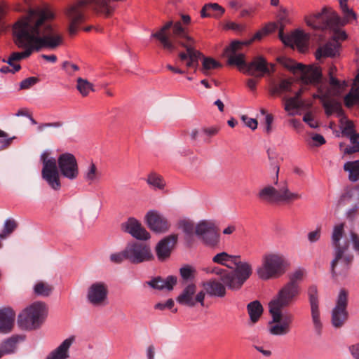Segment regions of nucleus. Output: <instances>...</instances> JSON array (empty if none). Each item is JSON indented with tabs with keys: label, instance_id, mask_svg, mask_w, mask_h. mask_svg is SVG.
<instances>
[{
	"label": "nucleus",
	"instance_id": "obj_1",
	"mask_svg": "<svg viewBox=\"0 0 359 359\" xmlns=\"http://www.w3.org/2000/svg\"><path fill=\"white\" fill-rule=\"evenodd\" d=\"M53 13L47 8L31 9L26 17L13 25L14 42L22 52L11 53V60L29 57L33 52L43 48L55 49L63 43L62 34L54 29L49 20Z\"/></svg>",
	"mask_w": 359,
	"mask_h": 359
},
{
	"label": "nucleus",
	"instance_id": "obj_2",
	"mask_svg": "<svg viewBox=\"0 0 359 359\" xmlns=\"http://www.w3.org/2000/svg\"><path fill=\"white\" fill-rule=\"evenodd\" d=\"M151 36L157 39L163 48L169 52L175 50L177 44L184 47L186 51L179 53L178 62L184 64L188 69H194L195 72L198 69L201 58H203V61L200 71L205 76L210 74V70L221 67L220 63L216 60L204 57L199 50L196 49L195 40L188 35L180 22L175 23L172 21L167 22L159 31L153 33Z\"/></svg>",
	"mask_w": 359,
	"mask_h": 359
},
{
	"label": "nucleus",
	"instance_id": "obj_3",
	"mask_svg": "<svg viewBox=\"0 0 359 359\" xmlns=\"http://www.w3.org/2000/svg\"><path fill=\"white\" fill-rule=\"evenodd\" d=\"M40 160L43 165L41 177L55 191L61 188L60 174L69 180H75L79 175L77 160L71 153H63L55 159L45 151L41 154Z\"/></svg>",
	"mask_w": 359,
	"mask_h": 359
},
{
	"label": "nucleus",
	"instance_id": "obj_4",
	"mask_svg": "<svg viewBox=\"0 0 359 359\" xmlns=\"http://www.w3.org/2000/svg\"><path fill=\"white\" fill-rule=\"evenodd\" d=\"M300 293V290L285 284L276 296L269 303V311L271 316V322L269 332L274 336H284L291 331L294 316L292 313L282 309L292 305Z\"/></svg>",
	"mask_w": 359,
	"mask_h": 359
},
{
	"label": "nucleus",
	"instance_id": "obj_5",
	"mask_svg": "<svg viewBox=\"0 0 359 359\" xmlns=\"http://www.w3.org/2000/svg\"><path fill=\"white\" fill-rule=\"evenodd\" d=\"M344 234V224L340 223L333 227L331 243L334 249V259L330 267L332 276H345L351 269L354 256L349 252V243L341 241Z\"/></svg>",
	"mask_w": 359,
	"mask_h": 359
},
{
	"label": "nucleus",
	"instance_id": "obj_6",
	"mask_svg": "<svg viewBox=\"0 0 359 359\" xmlns=\"http://www.w3.org/2000/svg\"><path fill=\"white\" fill-rule=\"evenodd\" d=\"M97 13L109 16L114 12V7L110 4V0H80L71 6L67 11L69 20V33L71 36L76 34L79 25L86 20L85 11L87 5Z\"/></svg>",
	"mask_w": 359,
	"mask_h": 359
},
{
	"label": "nucleus",
	"instance_id": "obj_7",
	"mask_svg": "<svg viewBox=\"0 0 359 359\" xmlns=\"http://www.w3.org/2000/svg\"><path fill=\"white\" fill-rule=\"evenodd\" d=\"M288 266L289 262L284 255L266 253L262 257V264L257 269V273L263 280L278 278L286 272Z\"/></svg>",
	"mask_w": 359,
	"mask_h": 359
},
{
	"label": "nucleus",
	"instance_id": "obj_8",
	"mask_svg": "<svg viewBox=\"0 0 359 359\" xmlns=\"http://www.w3.org/2000/svg\"><path fill=\"white\" fill-rule=\"evenodd\" d=\"M208 273L217 275L220 280L230 290L240 289L243 283L252 274V267L250 264H241L238 268L227 271L215 266L212 268Z\"/></svg>",
	"mask_w": 359,
	"mask_h": 359
},
{
	"label": "nucleus",
	"instance_id": "obj_9",
	"mask_svg": "<svg viewBox=\"0 0 359 359\" xmlns=\"http://www.w3.org/2000/svg\"><path fill=\"white\" fill-rule=\"evenodd\" d=\"M47 313L46 306L44 303L34 302L20 313L18 318V325L22 330H36L43 324Z\"/></svg>",
	"mask_w": 359,
	"mask_h": 359
},
{
	"label": "nucleus",
	"instance_id": "obj_10",
	"mask_svg": "<svg viewBox=\"0 0 359 359\" xmlns=\"http://www.w3.org/2000/svg\"><path fill=\"white\" fill-rule=\"evenodd\" d=\"M306 25L316 30L335 29L347 24L331 9L323 8L320 12L305 17Z\"/></svg>",
	"mask_w": 359,
	"mask_h": 359
},
{
	"label": "nucleus",
	"instance_id": "obj_11",
	"mask_svg": "<svg viewBox=\"0 0 359 359\" xmlns=\"http://www.w3.org/2000/svg\"><path fill=\"white\" fill-rule=\"evenodd\" d=\"M260 200L267 203H291L302 198V194L292 192L288 186L284 183L283 186L276 189L272 186H266L258 193Z\"/></svg>",
	"mask_w": 359,
	"mask_h": 359
},
{
	"label": "nucleus",
	"instance_id": "obj_12",
	"mask_svg": "<svg viewBox=\"0 0 359 359\" xmlns=\"http://www.w3.org/2000/svg\"><path fill=\"white\" fill-rule=\"evenodd\" d=\"M348 292L341 289L336 300V305L332 311V324L336 327H341L348 319L347 311Z\"/></svg>",
	"mask_w": 359,
	"mask_h": 359
},
{
	"label": "nucleus",
	"instance_id": "obj_13",
	"mask_svg": "<svg viewBox=\"0 0 359 359\" xmlns=\"http://www.w3.org/2000/svg\"><path fill=\"white\" fill-rule=\"evenodd\" d=\"M128 260L132 264H140L154 258L149 245L140 242H133L127 245Z\"/></svg>",
	"mask_w": 359,
	"mask_h": 359
},
{
	"label": "nucleus",
	"instance_id": "obj_14",
	"mask_svg": "<svg viewBox=\"0 0 359 359\" xmlns=\"http://www.w3.org/2000/svg\"><path fill=\"white\" fill-rule=\"evenodd\" d=\"M108 287L103 282H95L88 289L87 299L95 306H104L107 303Z\"/></svg>",
	"mask_w": 359,
	"mask_h": 359
},
{
	"label": "nucleus",
	"instance_id": "obj_15",
	"mask_svg": "<svg viewBox=\"0 0 359 359\" xmlns=\"http://www.w3.org/2000/svg\"><path fill=\"white\" fill-rule=\"evenodd\" d=\"M196 291V285L194 283L189 284L177 297L176 301L181 305L189 307H194L197 302L200 303V304L203 306L205 293L203 291H201L194 297Z\"/></svg>",
	"mask_w": 359,
	"mask_h": 359
},
{
	"label": "nucleus",
	"instance_id": "obj_16",
	"mask_svg": "<svg viewBox=\"0 0 359 359\" xmlns=\"http://www.w3.org/2000/svg\"><path fill=\"white\" fill-rule=\"evenodd\" d=\"M329 84L330 87H327L323 81L318 87V93L316 94V96L322 98L337 97L341 95L348 86V83L345 80L340 81L334 76L329 77Z\"/></svg>",
	"mask_w": 359,
	"mask_h": 359
},
{
	"label": "nucleus",
	"instance_id": "obj_17",
	"mask_svg": "<svg viewBox=\"0 0 359 359\" xmlns=\"http://www.w3.org/2000/svg\"><path fill=\"white\" fill-rule=\"evenodd\" d=\"M307 294L311 306V313L314 328L316 332L320 335L321 334L323 325L320 318L319 300L317 287L314 285L309 286L307 290Z\"/></svg>",
	"mask_w": 359,
	"mask_h": 359
},
{
	"label": "nucleus",
	"instance_id": "obj_18",
	"mask_svg": "<svg viewBox=\"0 0 359 359\" xmlns=\"http://www.w3.org/2000/svg\"><path fill=\"white\" fill-rule=\"evenodd\" d=\"M195 232L207 245L214 247L219 243V236L210 223L205 221L199 222L196 226Z\"/></svg>",
	"mask_w": 359,
	"mask_h": 359
},
{
	"label": "nucleus",
	"instance_id": "obj_19",
	"mask_svg": "<svg viewBox=\"0 0 359 359\" xmlns=\"http://www.w3.org/2000/svg\"><path fill=\"white\" fill-rule=\"evenodd\" d=\"M279 38L285 45L291 47L296 46L300 52H304L307 48L306 36L301 30L297 29L291 34L285 35L283 30L280 29Z\"/></svg>",
	"mask_w": 359,
	"mask_h": 359
},
{
	"label": "nucleus",
	"instance_id": "obj_20",
	"mask_svg": "<svg viewBox=\"0 0 359 359\" xmlns=\"http://www.w3.org/2000/svg\"><path fill=\"white\" fill-rule=\"evenodd\" d=\"M145 219L149 228L157 233H163L168 230L169 223L167 219L156 210H149Z\"/></svg>",
	"mask_w": 359,
	"mask_h": 359
},
{
	"label": "nucleus",
	"instance_id": "obj_21",
	"mask_svg": "<svg viewBox=\"0 0 359 359\" xmlns=\"http://www.w3.org/2000/svg\"><path fill=\"white\" fill-rule=\"evenodd\" d=\"M302 72L301 80L304 84H311L317 88L323 83L321 67L316 65L305 66Z\"/></svg>",
	"mask_w": 359,
	"mask_h": 359
},
{
	"label": "nucleus",
	"instance_id": "obj_22",
	"mask_svg": "<svg viewBox=\"0 0 359 359\" xmlns=\"http://www.w3.org/2000/svg\"><path fill=\"white\" fill-rule=\"evenodd\" d=\"M269 71L266 60L263 56H257L246 65L245 73L261 78L264 76L265 73H269Z\"/></svg>",
	"mask_w": 359,
	"mask_h": 359
},
{
	"label": "nucleus",
	"instance_id": "obj_23",
	"mask_svg": "<svg viewBox=\"0 0 359 359\" xmlns=\"http://www.w3.org/2000/svg\"><path fill=\"white\" fill-rule=\"evenodd\" d=\"M122 229L138 240H147L150 238L149 233L142 226L135 218L130 217L121 224Z\"/></svg>",
	"mask_w": 359,
	"mask_h": 359
},
{
	"label": "nucleus",
	"instance_id": "obj_24",
	"mask_svg": "<svg viewBox=\"0 0 359 359\" xmlns=\"http://www.w3.org/2000/svg\"><path fill=\"white\" fill-rule=\"evenodd\" d=\"M177 240V236L170 235L161 240L156 246V256L160 261H164L168 258L171 254V250L175 245Z\"/></svg>",
	"mask_w": 359,
	"mask_h": 359
},
{
	"label": "nucleus",
	"instance_id": "obj_25",
	"mask_svg": "<svg viewBox=\"0 0 359 359\" xmlns=\"http://www.w3.org/2000/svg\"><path fill=\"white\" fill-rule=\"evenodd\" d=\"M341 44L338 41H328L319 46L315 53L316 60L322 57H334L339 55Z\"/></svg>",
	"mask_w": 359,
	"mask_h": 359
},
{
	"label": "nucleus",
	"instance_id": "obj_26",
	"mask_svg": "<svg viewBox=\"0 0 359 359\" xmlns=\"http://www.w3.org/2000/svg\"><path fill=\"white\" fill-rule=\"evenodd\" d=\"M15 318L14 311L11 308L0 309V333L7 334L11 332Z\"/></svg>",
	"mask_w": 359,
	"mask_h": 359
},
{
	"label": "nucleus",
	"instance_id": "obj_27",
	"mask_svg": "<svg viewBox=\"0 0 359 359\" xmlns=\"http://www.w3.org/2000/svg\"><path fill=\"white\" fill-rule=\"evenodd\" d=\"M212 262L225 266L229 269H233V264L235 268H238L241 264H248L241 261V256L229 255L226 252L217 253L212 257Z\"/></svg>",
	"mask_w": 359,
	"mask_h": 359
},
{
	"label": "nucleus",
	"instance_id": "obj_28",
	"mask_svg": "<svg viewBox=\"0 0 359 359\" xmlns=\"http://www.w3.org/2000/svg\"><path fill=\"white\" fill-rule=\"evenodd\" d=\"M24 340L25 337L15 334L2 341L0 344V358L5 355L15 353L20 341Z\"/></svg>",
	"mask_w": 359,
	"mask_h": 359
},
{
	"label": "nucleus",
	"instance_id": "obj_29",
	"mask_svg": "<svg viewBox=\"0 0 359 359\" xmlns=\"http://www.w3.org/2000/svg\"><path fill=\"white\" fill-rule=\"evenodd\" d=\"M313 97L320 100L325 114L327 116H331L334 113H336L339 118H342L344 116L341 105L339 102L331 100V97L322 98L321 97H317L316 94L313 95Z\"/></svg>",
	"mask_w": 359,
	"mask_h": 359
},
{
	"label": "nucleus",
	"instance_id": "obj_30",
	"mask_svg": "<svg viewBox=\"0 0 359 359\" xmlns=\"http://www.w3.org/2000/svg\"><path fill=\"white\" fill-rule=\"evenodd\" d=\"M75 340L74 336H71L62 341L55 349L52 351L46 357V359H67L69 358L68 351Z\"/></svg>",
	"mask_w": 359,
	"mask_h": 359
},
{
	"label": "nucleus",
	"instance_id": "obj_31",
	"mask_svg": "<svg viewBox=\"0 0 359 359\" xmlns=\"http://www.w3.org/2000/svg\"><path fill=\"white\" fill-rule=\"evenodd\" d=\"M206 292L211 297H224L226 295V285L216 279H211L203 284Z\"/></svg>",
	"mask_w": 359,
	"mask_h": 359
},
{
	"label": "nucleus",
	"instance_id": "obj_32",
	"mask_svg": "<svg viewBox=\"0 0 359 359\" xmlns=\"http://www.w3.org/2000/svg\"><path fill=\"white\" fill-rule=\"evenodd\" d=\"M176 283L177 277L174 276H169L165 279H163L161 277H156L147 282V284L154 289H166L169 291L173 289Z\"/></svg>",
	"mask_w": 359,
	"mask_h": 359
},
{
	"label": "nucleus",
	"instance_id": "obj_33",
	"mask_svg": "<svg viewBox=\"0 0 359 359\" xmlns=\"http://www.w3.org/2000/svg\"><path fill=\"white\" fill-rule=\"evenodd\" d=\"M83 177L88 185H91L100 181L102 173L98 170L96 165L91 162L83 171Z\"/></svg>",
	"mask_w": 359,
	"mask_h": 359
},
{
	"label": "nucleus",
	"instance_id": "obj_34",
	"mask_svg": "<svg viewBox=\"0 0 359 359\" xmlns=\"http://www.w3.org/2000/svg\"><path fill=\"white\" fill-rule=\"evenodd\" d=\"M224 8L217 3H209L203 6L201 11V18H220L224 13Z\"/></svg>",
	"mask_w": 359,
	"mask_h": 359
},
{
	"label": "nucleus",
	"instance_id": "obj_35",
	"mask_svg": "<svg viewBox=\"0 0 359 359\" xmlns=\"http://www.w3.org/2000/svg\"><path fill=\"white\" fill-rule=\"evenodd\" d=\"M264 36H266V34L263 29H262L255 33L254 36L249 40L232 41L230 44V48L229 50L231 51L238 50L241 48L242 46H248L255 41L261 40Z\"/></svg>",
	"mask_w": 359,
	"mask_h": 359
},
{
	"label": "nucleus",
	"instance_id": "obj_36",
	"mask_svg": "<svg viewBox=\"0 0 359 359\" xmlns=\"http://www.w3.org/2000/svg\"><path fill=\"white\" fill-rule=\"evenodd\" d=\"M230 45L225 48V54L228 57V64L229 65H236L238 67H243L246 69V65L248 63L245 61L244 54H236L237 50L231 51L229 50Z\"/></svg>",
	"mask_w": 359,
	"mask_h": 359
},
{
	"label": "nucleus",
	"instance_id": "obj_37",
	"mask_svg": "<svg viewBox=\"0 0 359 359\" xmlns=\"http://www.w3.org/2000/svg\"><path fill=\"white\" fill-rule=\"evenodd\" d=\"M247 310L250 320L253 323H255L259 320L260 316L263 313V307L261 303L257 300L250 302L247 305Z\"/></svg>",
	"mask_w": 359,
	"mask_h": 359
},
{
	"label": "nucleus",
	"instance_id": "obj_38",
	"mask_svg": "<svg viewBox=\"0 0 359 359\" xmlns=\"http://www.w3.org/2000/svg\"><path fill=\"white\" fill-rule=\"evenodd\" d=\"M345 171L348 172V179L351 182H356L359 180V160L347 161L344 165Z\"/></svg>",
	"mask_w": 359,
	"mask_h": 359
},
{
	"label": "nucleus",
	"instance_id": "obj_39",
	"mask_svg": "<svg viewBox=\"0 0 359 359\" xmlns=\"http://www.w3.org/2000/svg\"><path fill=\"white\" fill-rule=\"evenodd\" d=\"M292 82L289 79H283L278 84L273 85L270 89L271 95H279L284 92L291 91Z\"/></svg>",
	"mask_w": 359,
	"mask_h": 359
},
{
	"label": "nucleus",
	"instance_id": "obj_40",
	"mask_svg": "<svg viewBox=\"0 0 359 359\" xmlns=\"http://www.w3.org/2000/svg\"><path fill=\"white\" fill-rule=\"evenodd\" d=\"M341 124L342 135L348 137L350 140L352 136H355L358 134L355 132L353 123L346 119L345 116L341 118Z\"/></svg>",
	"mask_w": 359,
	"mask_h": 359
},
{
	"label": "nucleus",
	"instance_id": "obj_41",
	"mask_svg": "<svg viewBox=\"0 0 359 359\" xmlns=\"http://www.w3.org/2000/svg\"><path fill=\"white\" fill-rule=\"evenodd\" d=\"M303 93L302 89H299L297 92L295 93L294 96L287 98H284L285 100V110L287 111H290L292 109H296L299 107V98L301 97Z\"/></svg>",
	"mask_w": 359,
	"mask_h": 359
},
{
	"label": "nucleus",
	"instance_id": "obj_42",
	"mask_svg": "<svg viewBox=\"0 0 359 359\" xmlns=\"http://www.w3.org/2000/svg\"><path fill=\"white\" fill-rule=\"evenodd\" d=\"M147 182L149 185L154 189H163L165 186V182L163 178L156 172H151L147 177Z\"/></svg>",
	"mask_w": 359,
	"mask_h": 359
},
{
	"label": "nucleus",
	"instance_id": "obj_43",
	"mask_svg": "<svg viewBox=\"0 0 359 359\" xmlns=\"http://www.w3.org/2000/svg\"><path fill=\"white\" fill-rule=\"evenodd\" d=\"M76 88L82 96H87L90 91H94L93 85L88 80L78 78Z\"/></svg>",
	"mask_w": 359,
	"mask_h": 359
},
{
	"label": "nucleus",
	"instance_id": "obj_44",
	"mask_svg": "<svg viewBox=\"0 0 359 359\" xmlns=\"http://www.w3.org/2000/svg\"><path fill=\"white\" fill-rule=\"evenodd\" d=\"M53 290V287L42 281L38 282L34 287V292L38 296L48 297Z\"/></svg>",
	"mask_w": 359,
	"mask_h": 359
},
{
	"label": "nucleus",
	"instance_id": "obj_45",
	"mask_svg": "<svg viewBox=\"0 0 359 359\" xmlns=\"http://www.w3.org/2000/svg\"><path fill=\"white\" fill-rule=\"evenodd\" d=\"M304 275V271L303 269H299L296 270L295 271L290 274L289 278V282H287L286 284L300 290L299 282H300L302 280Z\"/></svg>",
	"mask_w": 359,
	"mask_h": 359
},
{
	"label": "nucleus",
	"instance_id": "obj_46",
	"mask_svg": "<svg viewBox=\"0 0 359 359\" xmlns=\"http://www.w3.org/2000/svg\"><path fill=\"white\" fill-rule=\"evenodd\" d=\"M344 104L346 107L350 108L355 104L359 105V88L352 89L345 97Z\"/></svg>",
	"mask_w": 359,
	"mask_h": 359
},
{
	"label": "nucleus",
	"instance_id": "obj_47",
	"mask_svg": "<svg viewBox=\"0 0 359 359\" xmlns=\"http://www.w3.org/2000/svg\"><path fill=\"white\" fill-rule=\"evenodd\" d=\"M17 227V223L14 219H8L5 221L4 229L0 233V239H4L11 234Z\"/></svg>",
	"mask_w": 359,
	"mask_h": 359
},
{
	"label": "nucleus",
	"instance_id": "obj_48",
	"mask_svg": "<svg viewBox=\"0 0 359 359\" xmlns=\"http://www.w3.org/2000/svg\"><path fill=\"white\" fill-rule=\"evenodd\" d=\"M283 65L287 69L295 73L297 71L304 70L305 65L302 63H297L294 60L289 58L283 59Z\"/></svg>",
	"mask_w": 359,
	"mask_h": 359
},
{
	"label": "nucleus",
	"instance_id": "obj_49",
	"mask_svg": "<svg viewBox=\"0 0 359 359\" xmlns=\"http://www.w3.org/2000/svg\"><path fill=\"white\" fill-rule=\"evenodd\" d=\"M347 1L348 0H339L340 8L345 15L342 20H346L348 23L350 18L354 20L356 19V14L353 9L348 7Z\"/></svg>",
	"mask_w": 359,
	"mask_h": 359
},
{
	"label": "nucleus",
	"instance_id": "obj_50",
	"mask_svg": "<svg viewBox=\"0 0 359 359\" xmlns=\"http://www.w3.org/2000/svg\"><path fill=\"white\" fill-rule=\"evenodd\" d=\"M195 269L189 265H185L180 269V276L184 280H189L194 279L195 276Z\"/></svg>",
	"mask_w": 359,
	"mask_h": 359
},
{
	"label": "nucleus",
	"instance_id": "obj_51",
	"mask_svg": "<svg viewBox=\"0 0 359 359\" xmlns=\"http://www.w3.org/2000/svg\"><path fill=\"white\" fill-rule=\"evenodd\" d=\"M352 146H348L344 149L345 154H352L359 152V134L352 136L350 140Z\"/></svg>",
	"mask_w": 359,
	"mask_h": 359
},
{
	"label": "nucleus",
	"instance_id": "obj_52",
	"mask_svg": "<svg viewBox=\"0 0 359 359\" xmlns=\"http://www.w3.org/2000/svg\"><path fill=\"white\" fill-rule=\"evenodd\" d=\"M179 228L183 231V232L187 236H191L194 233V224L189 220L183 219L179 222Z\"/></svg>",
	"mask_w": 359,
	"mask_h": 359
},
{
	"label": "nucleus",
	"instance_id": "obj_53",
	"mask_svg": "<svg viewBox=\"0 0 359 359\" xmlns=\"http://www.w3.org/2000/svg\"><path fill=\"white\" fill-rule=\"evenodd\" d=\"M109 259L114 264H121L124 260H128V255L126 252V248L121 252H115L110 255Z\"/></svg>",
	"mask_w": 359,
	"mask_h": 359
},
{
	"label": "nucleus",
	"instance_id": "obj_54",
	"mask_svg": "<svg viewBox=\"0 0 359 359\" xmlns=\"http://www.w3.org/2000/svg\"><path fill=\"white\" fill-rule=\"evenodd\" d=\"M350 241L355 253L359 255V235L353 231L349 233Z\"/></svg>",
	"mask_w": 359,
	"mask_h": 359
},
{
	"label": "nucleus",
	"instance_id": "obj_55",
	"mask_svg": "<svg viewBox=\"0 0 359 359\" xmlns=\"http://www.w3.org/2000/svg\"><path fill=\"white\" fill-rule=\"evenodd\" d=\"M38 81V79L36 77H29L24 80H22L20 83V89H29L32 86L36 84Z\"/></svg>",
	"mask_w": 359,
	"mask_h": 359
},
{
	"label": "nucleus",
	"instance_id": "obj_56",
	"mask_svg": "<svg viewBox=\"0 0 359 359\" xmlns=\"http://www.w3.org/2000/svg\"><path fill=\"white\" fill-rule=\"evenodd\" d=\"M62 68L66 71V72L69 74L72 75L75 72H77L79 70V67L78 65L71 63L69 61H65L62 63Z\"/></svg>",
	"mask_w": 359,
	"mask_h": 359
},
{
	"label": "nucleus",
	"instance_id": "obj_57",
	"mask_svg": "<svg viewBox=\"0 0 359 359\" xmlns=\"http://www.w3.org/2000/svg\"><path fill=\"white\" fill-rule=\"evenodd\" d=\"M241 119L244 124L252 130H255L257 128V121L256 119L250 118L246 115H243Z\"/></svg>",
	"mask_w": 359,
	"mask_h": 359
},
{
	"label": "nucleus",
	"instance_id": "obj_58",
	"mask_svg": "<svg viewBox=\"0 0 359 359\" xmlns=\"http://www.w3.org/2000/svg\"><path fill=\"white\" fill-rule=\"evenodd\" d=\"M321 235V229L318 227L316 230L308 233V240L310 243H316L320 240Z\"/></svg>",
	"mask_w": 359,
	"mask_h": 359
},
{
	"label": "nucleus",
	"instance_id": "obj_59",
	"mask_svg": "<svg viewBox=\"0 0 359 359\" xmlns=\"http://www.w3.org/2000/svg\"><path fill=\"white\" fill-rule=\"evenodd\" d=\"M174 306V301L172 299H168L165 302L157 303L154 308L158 310H165V309H171Z\"/></svg>",
	"mask_w": 359,
	"mask_h": 359
},
{
	"label": "nucleus",
	"instance_id": "obj_60",
	"mask_svg": "<svg viewBox=\"0 0 359 359\" xmlns=\"http://www.w3.org/2000/svg\"><path fill=\"white\" fill-rule=\"evenodd\" d=\"M338 28L339 27H337L335 29H332L334 32L332 41H338L339 40L344 41L347 38L346 33L344 31L338 29Z\"/></svg>",
	"mask_w": 359,
	"mask_h": 359
},
{
	"label": "nucleus",
	"instance_id": "obj_61",
	"mask_svg": "<svg viewBox=\"0 0 359 359\" xmlns=\"http://www.w3.org/2000/svg\"><path fill=\"white\" fill-rule=\"evenodd\" d=\"M225 27L228 29H232L237 32H242L245 29V26L242 24H238L233 22H228Z\"/></svg>",
	"mask_w": 359,
	"mask_h": 359
},
{
	"label": "nucleus",
	"instance_id": "obj_62",
	"mask_svg": "<svg viewBox=\"0 0 359 359\" xmlns=\"http://www.w3.org/2000/svg\"><path fill=\"white\" fill-rule=\"evenodd\" d=\"M358 212L359 206L358 205H355L347 210L346 213V217L350 220H353L358 215Z\"/></svg>",
	"mask_w": 359,
	"mask_h": 359
},
{
	"label": "nucleus",
	"instance_id": "obj_63",
	"mask_svg": "<svg viewBox=\"0 0 359 359\" xmlns=\"http://www.w3.org/2000/svg\"><path fill=\"white\" fill-rule=\"evenodd\" d=\"M303 121L312 128H316L318 126L317 122L310 114H306L303 117Z\"/></svg>",
	"mask_w": 359,
	"mask_h": 359
},
{
	"label": "nucleus",
	"instance_id": "obj_64",
	"mask_svg": "<svg viewBox=\"0 0 359 359\" xmlns=\"http://www.w3.org/2000/svg\"><path fill=\"white\" fill-rule=\"evenodd\" d=\"M273 121V116L271 114H266V116H265V124H266L265 132L267 134H269L271 132V130H272L271 125H272Z\"/></svg>",
	"mask_w": 359,
	"mask_h": 359
}]
</instances>
